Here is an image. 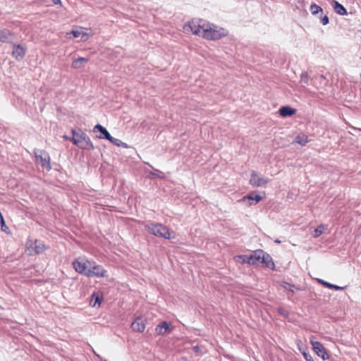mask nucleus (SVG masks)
<instances>
[{
  "label": "nucleus",
  "mask_w": 361,
  "mask_h": 361,
  "mask_svg": "<svg viewBox=\"0 0 361 361\" xmlns=\"http://www.w3.org/2000/svg\"><path fill=\"white\" fill-rule=\"evenodd\" d=\"M250 256H246V255H238V256H235V259H242L243 262L244 263H247V264H250L249 262H247L248 260H250Z\"/></svg>",
  "instance_id": "nucleus-28"
},
{
  "label": "nucleus",
  "mask_w": 361,
  "mask_h": 361,
  "mask_svg": "<svg viewBox=\"0 0 361 361\" xmlns=\"http://www.w3.org/2000/svg\"><path fill=\"white\" fill-rule=\"evenodd\" d=\"M82 31L80 30H72L71 33L73 34L74 37H80L82 35Z\"/></svg>",
  "instance_id": "nucleus-29"
},
{
  "label": "nucleus",
  "mask_w": 361,
  "mask_h": 361,
  "mask_svg": "<svg viewBox=\"0 0 361 361\" xmlns=\"http://www.w3.org/2000/svg\"><path fill=\"white\" fill-rule=\"evenodd\" d=\"M295 142L300 144V145H305L308 142V138L306 135H298L295 138Z\"/></svg>",
  "instance_id": "nucleus-22"
},
{
  "label": "nucleus",
  "mask_w": 361,
  "mask_h": 361,
  "mask_svg": "<svg viewBox=\"0 0 361 361\" xmlns=\"http://www.w3.org/2000/svg\"><path fill=\"white\" fill-rule=\"evenodd\" d=\"M286 286H285V288H287V289H288L290 291H292V292H293V291H294V288H295V287H294V286H293V285H291V284H290V283H286Z\"/></svg>",
  "instance_id": "nucleus-33"
},
{
  "label": "nucleus",
  "mask_w": 361,
  "mask_h": 361,
  "mask_svg": "<svg viewBox=\"0 0 361 361\" xmlns=\"http://www.w3.org/2000/svg\"><path fill=\"white\" fill-rule=\"evenodd\" d=\"M27 244L29 245L28 249L32 250L35 254H39L46 249L45 245L41 240H35L34 242L30 240Z\"/></svg>",
  "instance_id": "nucleus-10"
},
{
  "label": "nucleus",
  "mask_w": 361,
  "mask_h": 361,
  "mask_svg": "<svg viewBox=\"0 0 361 361\" xmlns=\"http://www.w3.org/2000/svg\"><path fill=\"white\" fill-rule=\"evenodd\" d=\"M88 277H105L106 276V271L101 265H97L94 262H91L90 269L87 273Z\"/></svg>",
  "instance_id": "nucleus-7"
},
{
  "label": "nucleus",
  "mask_w": 361,
  "mask_h": 361,
  "mask_svg": "<svg viewBox=\"0 0 361 361\" xmlns=\"http://www.w3.org/2000/svg\"><path fill=\"white\" fill-rule=\"evenodd\" d=\"M253 262H255V264H258V263H261V261H262V259H259L257 260H255L253 259L252 260Z\"/></svg>",
  "instance_id": "nucleus-36"
},
{
  "label": "nucleus",
  "mask_w": 361,
  "mask_h": 361,
  "mask_svg": "<svg viewBox=\"0 0 361 361\" xmlns=\"http://www.w3.org/2000/svg\"><path fill=\"white\" fill-rule=\"evenodd\" d=\"M150 167L153 169V171H150L149 174V177L150 178H164V173L162 171H161L158 169H153L152 166H150Z\"/></svg>",
  "instance_id": "nucleus-20"
},
{
  "label": "nucleus",
  "mask_w": 361,
  "mask_h": 361,
  "mask_svg": "<svg viewBox=\"0 0 361 361\" xmlns=\"http://www.w3.org/2000/svg\"><path fill=\"white\" fill-rule=\"evenodd\" d=\"M131 328L134 331L142 333L145 331V323L142 318L137 317L131 324Z\"/></svg>",
  "instance_id": "nucleus-13"
},
{
  "label": "nucleus",
  "mask_w": 361,
  "mask_h": 361,
  "mask_svg": "<svg viewBox=\"0 0 361 361\" xmlns=\"http://www.w3.org/2000/svg\"><path fill=\"white\" fill-rule=\"evenodd\" d=\"M145 229L155 236L166 239L171 238L169 229L161 224L149 223L145 225Z\"/></svg>",
  "instance_id": "nucleus-4"
},
{
  "label": "nucleus",
  "mask_w": 361,
  "mask_h": 361,
  "mask_svg": "<svg viewBox=\"0 0 361 361\" xmlns=\"http://www.w3.org/2000/svg\"><path fill=\"white\" fill-rule=\"evenodd\" d=\"M93 132L94 133L99 132L101 133V135L97 136L99 139H106L107 140H111V135H110V133L108 132V130L104 127H103L100 124H97L94 127Z\"/></svg>",
  "instance_id": "nucleus-11"
},
{
  "label": "nucleus",
  "mask_w": 361,
  "mask_h": 361,
  "mask_svg": "<svg viewBox=\"0 0 361 361\" xmlns=\"http://www.w3.org/2000/svg\"><path fill=\"white\" fill-rule=\"evenodd\" d=\"M91 265V261L86 260L85 259H77L73 262V266L75 270L79 274H82L87 276V273Z\"/></svg>",
  "instance_id": "nucleus-6"
},
{
  "label": "nucleus",
  "mask_w": 361,
  "mask_h": 361,
  "mask_svg": "<svg viewBox=\"0 0 361 361\" xmlns=\"http://www.w3.org/2000/svg\"><path fill=\"white\" fill-rule=\"evenodd\" d=\"M103 299L102 295L99 293L94 292L92 295L91 303L93 302L92 306L95 307L97 305H100Z\"/></svg>",
  "instance_id": "nucleus-17"
},
{
  "label": "nucleus",
  "mask_w": 361,
  "mask_h": 361,
  "mask_svg": "<svg viewBox=\"0 0 361 361\" xmlns=\"http://www.w3.org/2000/svg\"><path fill=\"white\" fill-rule=\"evenodd\" d=\"M279 114L282 117L291 116L296 113V109L288 106H282L279 109Z\"/></svg>",
  "instance_id": "nucleus-15"
},
{
  "label": "nucleus",
  "mask_w": 361,
  "mask_h": 361,
  "mask_svg": "<svg viewBox=\"0 0 361 361\" xmlns=\"http://www.w3.org/2000/svg\"><path fill=\"white\" fill-rule=\"evenodd\" d=\"M88 60L89 59L87 58H84V57H80V58L74 60L73 63V68H78L79 66H86Z\"/></svg>",
  "instance_id": "nucleus-19"
},
{
  "label": "nucleus",
  "mask_w": 361,
  "mask_h": 361,
  "mask_svg": "<svg viewBox=\"0 0 361 361\" xmlns=\"http://www.w3.org/2000/svg\"><path fill=\"white\" fill-rule=\"evenodd\" d=\"M334 9L335 12L339 15L347 14L346 9L336 1H334Z\"/></svg>",
  "instance_id": "nucleus-18"
},
{
  "label": "nucleus",
  "mask_w": 361,
  "mask_h": 361,
  "mask_svg": "<svg viewBox=\"0 0 361 361\" xmlns=\"http://www.w3.org/2000/svg\"><path fill=\"white\" fill-rule=\"evenodd\" d=\"M192 32L207 40H219L228 35L226 30L219 27L202 19H193L189 22L188 25Z\"/></svg>",
  "instance_id": "nucleus-1"
},
{
  "label": "nucleus",
  "mask_w": 361,
  "mask_h": 361,
  "mask_svg": "<svg viewBox=\"0 0 361 361\" xmlns=\"http://www.w3.org/2000/svg\"><path fill=\"white\" fill-rule=\"evenodd\" d=\"M326 228V226L324 224H320L314 231L313 233L314 238L319 237Z\"/></svg>",
  "instance_id": "nucleus-23"
},
{
  "label": "nucleus",
  "mask_w": 361,
  "mask_h": 361,
  "mask_svg": "<svg viewBox=\"0 0 361 361\" xmlns=\"http://www.w3.org/2000/svg\"><path fill=\"white\" fill-rule=\"evenodd\" d=\"M319 283L322 284L324 286L328 288H330V289H334V290H341L343 289L342 287H340L338 286H336V285H334V284H331L329 282H326V281H324L322 279H319L318 280Z\"/></svg>",
  "instance_id": "nucleus-21"
},
{
  "label": "nucleus",
  "mask_w": 361,
  "mask_h": 361,
  "mask_svg": "<svg viewBox=\"0 0 361 361\" xmlns=\"http://www.w3.org/2000/svg\"><path fill=\"white\" fill-rule=\"evenodd\" d=\"M310 10L313 15H316L319 12H322V7L315 4H313L310 6Z\"/></svg>",
  "instance_id": "nucleus-26"
},
{
  "label": "nucleus",
  "mask_w": 361,
  "mask_h": 361,
  "mask_svg": "<svg viewBox=\"0 0 361 361\" xmlns=\"http://www.w3.org/2000/svg\"><path fill=\"white\" fill-rule=\"evenodd\" d=\"M13 39V35L8 30H0V42L3 43H9Z\"/></svg>",
  "instance_id": "nucleus-14"
},
{
  "label": "nucleus",
  "mask_w": 361,
  "mask_h": 361,
  "mask_svg": "<svg viewBox=\"0 0 361 361\" xmlns=\"http://www.w3.org/2000/svg\"><path fill=\"white\" fill-rule=\"evenodd\" d=\"M26 48L20 44H14L12 51V55L16 59L20 60L23 58L25 54Z\"/></svg>",
  "instance_id": "nucleus-12"
},
{
  "label": "nucleus",
  "mask_w": 361,
  "mask_h": 361,
  "mask_svg": "<svg viewBox=\"0 0 361 361\" xmlns=\"http://www.w3.org/2000/svg\"><path fill=\"white\" fill-rule=\"evenodd\" d=\"M300 350L301 351L302 355L304 356V358L305 359L306 361H314L311 355H310L308 353L306 352L305 350H302L300 348Z\"/></svg>",
  "instance_id": "nucleus-27"
},
{
  "label": "nucleus",
  "mask_w": 361,
  "mask_h": 361,
  "mask_svg": "<svg viewBox=\"0 0 361 361\" xmlns=\"http://www.w3.org/2000/svg\"><path fill=\"white\" fill-rule=\"evenodd\" d=\"M269 183V179L260 176L256 171L251 172L250 184L253 187L259 188L265 186Z\"/></svg>",
  "instance_id": "nucleus-9"
},
{
  "label": "nucleus",
  "mask_w": 361,
  "mask_h": 361,
  "mask_svg": "<svg viewBox=\"0 0 361 361\" xmlns=\"http://www.w3.org/2000/svg\"><path fill=\"white\" fill-rule=\"evenodd\" d=\"M108 140L110 141L114 145H115L116 146H118V147L123 146L125 147H127V145L126 143L123 142L119 139L113 137L112 136H111V140Z\"/></svg>",
  "instance_id": "nucleus-25"
},
{
  "label": "nucleus",
  "mask_w": 361,
  "mask_h": 361,
  "mask_svg": "<svg viewBox=\"0 0 361 361\" xmlns=\"http://www.w3.org/2000/svg\"><path fill=\"white\" fill-rule=\"evenodd\" d=\"M90 35L88 33L82 32L80 37L82 41H87Z\"/></svg>",
  "instance_id": "nucleus-31"
},
{
  "label": "nucleus",
  "mask_w": 361,
  "mask_h": 361,
  "mask_svg": "<svg viewBox=\"0 0 361 361\" xmlns=\"http://www.w3.org/2000/svg\"><path fill=\"white\" fill-rule=\"evenodd\" d=\"M72 134L73 143L78 146L79 148L86 150H92L94 149V147L90 137L81 130H73Z\"/></svg>",
  "instance_id": "nucleus-2"
},
{
  "label": "nucleus",
  "mask_w": 361,
  "mask_h": 361,
  "mask_svg": "<svg viewBox=\"0 0 361 361\" xmlns=\"http://www.w3.org/2000/svg\"><path fill=\"white\" fill-rule=\"evenodd\" d=\"M169 324L166 322H163L157 326L155 331L158 335H163L169 330Z\"/></svg>",
  "instance_id": "nucleus-16"
},
{
  "label": "nucleus",
  "mask_w": 361,
  "mask_h": 361,
  "mask_svg": "<svg viewBox=\"0 0 361 361\" xmlns=\"http://www.w3.org/2000/svg\"><path fill=\"white\" fill-rule=\"evenodd\" d=\"M310 343L312 346V349L314 353L319 357H321L324 360H328L329 356L326 353L325 348L323 344H322L319 341H314V338H310Z\"/></svg>",
  "instance_id": "nucleus-8"
},
{
  "label": "nucleus",
  "mask_w": 361,
  "mask_h": 361,
  "mask_svg": "<svg viewBox=\"0 0 361 361\" xmlns=\"http://www.w3.org/2000/svg\"><path fill=\"white\" fill-rule=\"evenodd\" d=\"M34 154L36 158V161L39 163L42 168L48 171L51 169L50 157L47 152L41 149H35Z\"/></svg>",
  "instance_id": "nucleus-5"
},
{
  "label": "nucleus",
  "mask_w": 361,
  "mask_h": 361,
  "mask_svg": "<svg viewBox=\"0 0 361 361\" xmlns=\"http://www.w3.org/2000/svg\"><path fill=\"white\" fill-rule=\"evenodd\" d=\"M192 350L196 353H198L200 351V347L199 346H195L192 348Z\"/></svg>",
  "instance_id": "nucleus-35"
},
{
  "label": "nucleus",
  "mask_w": 361,
  "mask_h": 361,
  "mask_svg": "<svg viewBox=\"0 0 361 361\" xmlns=\"http://www.w3.org/2000/svg\"><path fill=\"white\" fill-rule=\"evenodd\" d=\"M6 228H8V227L6 226V227H4V230L3 231H5Z\"/></svg>",
  "instance_id": "nucleus-37"
},
{
  "label": "nucleus",
  "mask_w": 361,
  "mask_h": 361,
  "mask_svg": "<svg viewBox=\"0 0 361 361\" xmlns=\"http://www.w3.org/2000/svg\"><path fill=\"white\" fill-rule=\"evenodd\" d=\"M246 199L250 200H255V202L257 203L262 200V197H261L259 195H255L254 193L252 192V193L249 194L248 195L245 196L243 198V200H245Z\"/></svg>",
  "instance_id": "nucleus-24"
},
{
  "label": "nucleus",
  "mask_w": 361,
  "mask_h": 361,
  "mask_svg": "<svg viewBox=\"0 0 361 361\" xmlns=\"http://www.w3.org/2000/svg\"><path fill=\"white\" fill-rule=\"evenodd\" d=\"M278 312L282 315L286 316V317H288V312L282 307H279L278 309Z\"/></svg>",
  "instance_id": "nucleus-32"
},
{
  "label": "nucleus",
  "mask_w": 361,
  "mask_h": 361,
  "mask_svg": "<svg viewBox=\"0 0 361 361\" xmlns=\"http://www.w3.org/2000/svg\"><path fill=\"white\" fill-rule=\"evenodd\" d=\"M259 259H262L261 264H262L264 267L274 269L275 264L271 257L262 250H257L254 251L250 255V260L247 262H250V264H255V262H253L252 260H257Z\"/></svg>",
  "instance_id": "nucleus-3"
},
{
  "label": "nucleus",
  "mask_w": 361,
  "mask_h": 361,
  "mask_svg": "<svg viewBox=\"0 0 361 361\" xmlns=\"http://www.w3.org/2000/svg\"><path fill=\"white\" fill-rule=\"evenodd\" d=\"M52 2L54 4H59V5H61V0H51Z\"/></svg>",
  "instance_id": "nucleus-34"
},
{
  "label": "nucleus",
  "mask_w": 361,
  "mask_h": 361,
  "mask_svg": "<svg viewBox=\"0 0 361 361\" xmlns=\"http://www.w3.org/2000/svg\"><path fill=\"white\" fill-rule=\"evenodd\" d=\"M329 18L327 16H324V17H322L321 18V23L324 25H326L329 23Z\"/></svg>",
  "instance_id": "nucleus-30"
}]
</instances>
